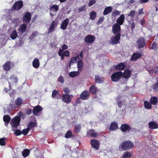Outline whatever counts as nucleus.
Masks as SVG:
<instances>
[{
    "instance_id": "nucleus-18",
    "label": "nucleus",
    "mask_w": 158,
    "mask_h": 158,
    "mask_svg": "<svg viewBox=\"0 0 158 158\" xmlns=\"http://www.w3.org/2000/svg\"><path fill=\"white\" fill-rule=\"evenodd\" d=\"M142 56V54L138 52H134L131 58L130 59V60L131 61H135L138 59L141 58Z\"/></svg>"
},
{
    "instance_id": "nucleus-4",
    "label": "nucleus",
    "mask_w": 158,
    "mask_h": 158,
    "mask_svg": "<svg viewBox=\"0 0 158 158\" xmlns=\"http://www.w3.org/2000/svg\"><path fill=\"white\" fill-rule=\"evenodd\" d=\"M23 6V3L22 1H17L14 4L10 10L12 11H18L20 10Z\"/></svg>"
},
{
    "instance_id": "nucleus-1",
    "label": "nucleus",
    "mask_w": 158,
    "mask_h": 158,
    "mask_svg": "<svg viewBox=\"0 0 158 158\" xmlns=\"http://www.w3.org/2000/svg\"><path fill=\"white\" fill-rule=\"evenodd\" d=\"M22 114V112H19L18 114L19 116H16L11 120L10 124L13 128H17L19 124L21 121V117Z\"/></svg>"
},
{
    "instance_id": "nucleus-7",
    "label": "nucleus",
    "mask_w": 158,
    "mask_h": 158,
    "mask_svg": "<svg viewBox=\"0 0 158 158\" xmlns=\"http://www.w3.org/2000/svg\"><path fill=\"white\" fill-rule=\"evenodd\" d=\"M90 144L92 147L96 150L99 149L100 146V143L97 139H93L90 141Z\"/></svg>"
},
{
    "instance_id": "nucleus-44",
    "label": "nucleus",
    "mask_w": 158,
    "mask_h": 158,
    "mask_svg": "<svg viewBox=\"0 0 158 158\" xmlns=\"http://www.w3.org/2000/svg\"><path fill=\"white\" fill-rule=\"evenodd\" d=\"M90 16L92 20H94L96 16V13L94 11H91L90 14Z\"/></svg>"
},
{
    "instance_id": "nucleus-55",
    "label": "nucleus",
    "mask_w": 158,
    "mask_h": 158,
    "mask_svg": "<svg viewBox=\"0 0 158 158\" xmlns=\"http://www.w3.org/2000/svg\"><path fill=\"white\" fill-rule=\"evenodd\" d=\"M61 54L65 56L69 57V52L68 50H65Z\"/></svg>"
},
{
    "instance_id": "nucleus-2",
    "label": "nucleus",
    "mask_w": 158,
    "mask_h": 158,
    "mask_svg": "<svg viewBox=\"0 0 158 158\" xmlns=\"http://www.w3.org/2000/svg\"><path fill=\"white\" fill-rule=\"evenodd\" d=\"M122 72L121 71L113 73L110 76L111 81L114 82L119 81L122 77Z\"/></svg>"
},
{
    "instance_id": "nucleus-27",
    "label": "nucleus",
    "mask_w": 158,
    "mask_h": 158,
    "mask_svg": "<svg viewBox=\"0 0 158 158\" xmlns=\"http://www.w3.org/2000/svg\"><path fill=\"white\" fill-rule=\"evenodd\" d=\"M149 128L152 129H155L158 128V124L156 122L151 121L149 123Z\"/></svg>"
},
{
    "instance_id": "nucleus-39",
    "label": "nucleus",
    "mask_w": 158,
    "mask_h": 158,
    "mask_svg": "<svg viewBox=\"0 0 158 158\" xmlns=\"http://www.w3.org/2000/svg\"><path fill=\"white\" fill-rule=\"evenodd\" d=\"M59 9L58 6L57 5H54L52 6L50 8V10L56 12Z\"/></svg>"
},
{
    "instance_id": "nucleus-50",
    "label": "nucleus",
    "mask_w": 158,
    "mask_h": 158,
    "mask_svg": "<svg viewBox=\"0 0 158 158\" xmlns=\"http://www.w3.org/2000/svg\"><path fill=\"white\" fill-rule=\"evenodd\" d=\"M6 138H1L0 139V145L1 146H4L6 144V142L5 140Z\"/></svg>"
},
{
    "instance_id": "nucleus-57",
    "label": "nucleus",
    "mask_w": 158,
    "mask_h": 158,
    "mask_svg": "<svg viewBox=\"0 0 158 158\" xmlns=\"http://www.w3.org/2000/svg\"><path fill=\"white\" fill-rule=\"evenodd\" d=\"M22 134V131L19 129H17L15 131V134L16 136L20 135Z\"/></svg>"
},
{
    "instance_id": "nucleus-40",
    "label": "nucleus",
    "mask_w": 158,
    "mask_h": 158,
    "mask_svg": "<svg viewBox=\"0 0 158 158\" xmlns=\"http://www.w3.org/2000/svg\"><path fill=\"white\" fill-rule=\"evenodd\" d=\"M79 71H77L71 72L70 73L69 75L71 77L73 78L80 74V73Z\"/></svg>"
},
{
    "instance_id": "nucleus-3",
    "label": "nucleus",
    "mask_w": 158,
    "mask_h": 158,
    "mask_svg": "<svg viewBox=\"0 0 158 158\" xmlns=\"http://www.w3.org/2000/svg\"><path fill=\"white\" fill-rule=\"evenodd\" d=\"M133 143L129 140H127L124 142L121 145V148L123 151L129 150L133 148Z\"/></svg>"
},
{
    "instance_id": "nucleus-36",
    "label": "nucleus",
    "mask_w": 158,
    "mask_h": 158,
    "mask_svg": "<svg viewBox=\"0 0 158 158\" xmlns=\"http://www.w3.org/2000/svg\"><path fill=\"white\" fill-rule=\"evenodd\" d=\"M36 125V122L31 121L29 123L27 127L30 130L35 127Z\"/></svg>"
},
{
    "instance_id": "nucleus-46",
    "label": "nucleus",
    "mask_w": 158,
    "mask_h": 158,
    "mask_svg": "<svg viewBox=\"0 0 158 158\" xmlns=\"http://www.w3.org/2000/svg\"><path fill=\"white\" fill-rule=\"evenodd\" d=\"M132 155L130 152H128V151H126L124 152L123 155V158H127L128 157H130Z\"/></svg>"
},
{
    "instance_id": "nucleus-35",
    "label": "nucleus",
    "mask_w": 158,
    "mask_h": 158,
    "mask_svg": "<svg viewBox=\"0 0 158 158\" xmlns=\"http://www.w3.org/2000/svg\"><path fill=\"white\" fill-rule=\"evenodd\" d=\"M83 63L81 60H78L77 61V67L78 68V71H81L82 70Z\"/></svg>"
},
{
    "instance_id": "nucleus-49",
    "label": "nucleus",
    "mask_w": 158,
    "mask_h": 158,
    "mask_svg": "<svg viewBox=\"0 0 158 158\" xmlns=\"http://www.w3.org/2000/svg\"><path fill=\"white\" fill-rule=\"evenodd\" d=\"M123 102L122 101L120 100L119 98L117 99V103L119 108H121L122 107V106L123 105Z\"/></svg>"
},
{
    "instance_id": "nucleus-63",
    "label": "nucleus",
    "mask_w": 158,
    "mask_h": 158,
    "mask_svg": "<svg viewBox=\"0 0 158 158\" xmlns=\"http://www.w3.org/2000/svg\"><path fill=\"white\" fill-rule=\"evenodd\" d=\"M38 34V32L37 31H35L33 32L31 37L33 38H34Z\"/></svg>"
},
{
    "instance_id": "nucleus-11",
    "label": "nucleus",
    "mask_w": 158,
    "mask_h": 158,
    "mask_svg": "<svg viewBox=\"0 0 158 158\" xmlns=\"http://www.w3.org/2000/svg\"><path fill=\"white\" fill-rule=\"evenodd\" d=\"M131 71L128 69H126L123 73L122 72V77L128 80L131 77Z\"/></svg>"
},
{
    "instance_id": "nucleus-61",
    "label": "nucleus",
    "mask_w": 158,
    "mask_h": 158,
    "mask_svg": "<svg viewBox=\"0 0 158 158\" xmlns=\"http://www.w3.org/2000/svg\"><path fill=\"white\" fill-rule=\"evenodd\" d=\"M104 20V18L103 17H100L99 19L98 20L97 22V24H99L101 23H102Z\"/></svg>"
},
{
    "instance_id": "nucleus-51",
    "label": "nucleus",
    "mask_w": 158,
    "mask_h": 158,
    "mask_svg": "<svg viewBox=\"0 0 158 158\" xmlns=\"http://www.w3.org/2000/svg\"><path fill=\"white\" fill-rule=\"evenodd\" d=\"M30 130V129L28 127L26 129H23L22 131V134L24 135H27Z\"/></svg>"
},
{
    "instance_id": "nucleus-30",
    "label": "nucleus",
    "mask_w": 158,
    "mask_h": 158,
    "mask_svg": "<svg viewBox=\"0 0 158 158\" xmlns=\"http://www.w3.org/2000/svg\"><path fill=\"white\" fill-rule=\"evenodd\" d=\"M112 10V8L111 6H107L104 9L103 12L104 15H106L109 13L111 12Z\"/></svg>"
},
{
    "instance_id": "nucleus-19",
    "label": "nucleus",
    "mask_w": 158,
    "mask_h": 158,
    "mask_svg": "<svg viewBox=\"0 0 158 158\" xmlns=\"http://www.w3.org/2000/svg\"><path fill=\"white\" fill-rule=\"evenodd\" d=\"M3 69L6 72L9 71L11 69V62L8 61L2 66Z\"/></svg>"
},
{
    "instance_id": "nucleus-23",
    "label": "nucleus",
    "mask_w": 158,
    "mask_h": 158,
    "mask_svg": "<svg viewBox=\"0 0 158 158\" xmlns=\"http://www.w3.org/2000/svg\"><path fill=\"white\" fill-rule=\"evenodd\" d=\"M98 91V88L95 85H92L89 89V91L93 95H96Z\"/></svg>"
},
{
    "instance_id": "nucleus-48",
    "label": "nucleus",
    "mask_w": 158,
    "mask_h": 158,
    "mask_svg": "<svg viewBox=\"0 0 158 158\" xmlns=\"http://www.w3.org/2000/svg\"><path fill=\"white\" fill-rule=\"evenodd\" d=\"M158 48V44L157 43L154 42L152 45L151 47L150 48L153 50H156Z\"/></svg>"
},
{
    "instance_id": "nucleus-13",
    "label": "nucleus",
    "mask_w": 158,
    "mask_h": 158,
    "mask_svg": "<svg viewBox=\"0 0 158 158\" xmlns=\"http://www.w3.org/2000/svg\"><path fill=\"white\" fill-rule=\"evenodd\" d=\"M27 28V24H21L17 29L18 34H19L20 35H22L26 31Z\"/></svg>"
},
{
    "instance_id": "nucleus-25",
    "label": "nucleus",
    "mask_w": 158,
    "mask_h": 158,
    "mask_svg": "<svg viewBox=\"0 0 158 158\" xmlns=\"http://www.w3.org/2000/svg\"><path fill=\"white\" fill-rule=\"evenodd\" d=\"M81 128V125L79 124H77L74 126L73 131L75 133L77 134L80 132Z\"/></svg>"
},
{
    "instance_id": "nucleus-56",
    "label": "nucleus",
    "mask_w": 158,
    "mask_h": 158,
    "mask_svg": "<svg viewBox=\"0 0 158 158\" xmlns=\"http://www.w3.org/2000/svg\"><path fill=\"white\" fill-rule=\"evenodd\" d=\"M86 6L84 5L78 8V10L79 12H81L83 11H85L86 10V8H85Z\"/></svg>"
},
{
    "instance_id": "nucleus-42",
    "label": "nucleus",
    "mask_w": 158,
    "mask_h": 158,
    "mask_svg": "<svg viewBox=\"0 0 158 158\" xmlns=\"http://www.w3.org/2000/svg\"><path fill=\"white\" fill-rule=\"evenodd\" d=\"M152 89L155 92H158V77L157 78L156 82L153 84Z\"/></svg>"
},
{
    "instance_id": "nucleus-32",
    "label": "nucleus",
    "mask_w": 158,
    "mask_h": 158,
    "mask_svg": "<svg viewBox=\"0 0 158 158\" xmlns=\"http://www.w3.org/2000/svg\"><path fill=\"white\" fill-rule=\"evenodd\" d=\"M32 65L35 68H38L40 66L39 61L38 59L35 58L33 61Z\"/></svg>"
},
{
    "instance_id": "nucleus-64",
    "label": "nucleus",
    "mask_w": 158,
    "mask_h": 158,
    "mask_svg": "<svg viewBox=\"0 0 158 158\" xmlns=\"http://www.w3.org/2000/svg\"><path fill=\"white\" fill-rule=\"evenodd\" d=\"M68 47L66 45L64 44L62 46V48L63 50L67 49L68 48Z\"/></svg>"
},
{
    "instance_id": "nucleus-47",
    "label": "nucleus",
    "mask_w": 158,
    "mask_h": 158,
    "mask_svg": "<svg viewBox=\"0 0 158 158\" xmlns=\"http://www.w3.org/2000/svg\"><path fill=\"white\" fill-rule=\"evenodd\" d=\"M76 61H77V60L76 59V57H73L71 58L69 64V68H70L71 67V65L72 63H75Z\"/></svg>"
},
{
    "instance_id": "nucleus-10",
    "label": "nucleus",
    "mask_w": 158,
    "mask_h": 158,
    "mask_svg": "<svg viewBox=\"0 0 158 158\" xmlns=\"http://www.w3.org/2000/svg\"><path fill=\"white\" fill-rule=\"evenodd\" d=\"M120 129L123 132H129L131 130V127L130 125L127 124H122L120 127Z\"/></svg>"
},
{
    "instance_id": "nucleus-14",
    "label": "nucleus",
    "mask_w": 158,
    "mask_h": 158,
    "mask_svg": "<svg viewBox=\"0 0 158 158\" xmlns=\"http://www.w3.org/2000/svg\"><path fill=\"white\" fill-rule=\"evenodd\" d=\"M31 15L30 13L28 12H26L23 18V21L27 23H28L31 20Z\"/></svg>"
},
{
    "instance_id": "nucleus-38",
    "label": "nucleus",
    "mask_w": 158,
    "mask_h": 158,
    "mask_svg": "<svg viewBox=\"0 0 158 158\" xmlns=\"http://www.w3.org/2000/svg\"><path fill=\"white\" fill-rule=\"evenodd\" d=\"M15 102L16 105L20 106L22 104L23 100L22 98L19 97L17 98Z\"/></svg>"
},
{
    "instance_id": "nucleus-9",
    "label": "nucleus",
    "mask_w": 158,
    "mask_h": 158,
    "mask_svg": "<svg viewBox=\"0 0 158 158\" xmlns=\"http://www.w3.org/2000/svg\"><path fill=\"white\" fill-rule=\"evenodd\" d=\"M96 39L94 36L91 35H86L84 39V41L86 43H93Z\"/></svg>"
},
{
    "instance_id": "nucleus-34",
    "label": "nucleus",
    "mask_w": 158,
    "mask_h": 158,
    "mask_svg": "<svg viewBox=\"0 0 158 158\" xmlns=\"http://www.w3.org/2000/svg\"><path fill=\"white\" fill-rule=\"evenodd\" d=\"M3 121L5 122V125L6 126V124L7 125L10 122L11 118L8 115H5L3 117Z\"/></svg>"
},
{
    "instance_id": "nucleus-17",
    "label": "nucleus",
    "mask_w": 158,
    "mask_h": 158,
    "mask_svg": "<svg viewBox=\"0 0 158 158\" xmlns=\"http://www.w3.org/2000/svg\"><path fill=\"white\" fill-rule=\"evenodd\" d=\"M42 110V107L38 105L34 107L32 110V112L34 115L36 116L38 115V113Z\"/></svg>"
},
{
    "instance_id": "nucleus-6",
    "label": "nucleus",
    "mask_w": 158,
    "mask_h": 158,
    "mask_svg": "<svg viewBox=\"0 0 158 158\" xmlns=\"http://www.w3.org/2000/svg\"><path fill=\"white\" fill-rule=\"evenodd\" d=\"M121 31L120 26L117 24H114L112 26V31L114 34L121 35L120 32Z\"/></svg>"
},
{
    "instance_id": "nucleus-20",
    "label": "nucleus",
    "mask_w": 158,
    "mask_h": 158,
    "mask_svg": "<svg viewBox=\"0 0 158 158\" xmlns=\"http://www.w3.org/2000/svg\"><path fill=\"white\" fill-rule=\"evenodd\" d=\"M52 97L53 98L56 99H59L61 98V95L58 93V91L56 90H53L52 91Z\"/></svg>"
},
{
    "instance_id": "nucleus-59",
    "label": "nucleus",
    "mask_w": 158,
    "mask_h": 158,
    "mask_svg": "<svg viewBox=\"0 0 158 158\" xmlns=\"http://www.w3.org/2000/svg\"><path fill=\"white\" fill-rule=\"evenodd\" d=\"M64 91L65 94H68L70 92V90L67 87H65L64 89Z\"/></svg>"
},
{
    "instance_id": "nucleus-60",
    "label": "nucleus",
    "mask_w": 158,
    "mask_h": 158,
    "mask_svg": "<svg viewBox=\"0 0 158 158\" xmlns=\"http://www.w3.org/2000/svg\"><path fill=\"white\" fill-rule=\"evenodd\" d=\"M59 81L61 83H63L64 81V80L63 77L61 76H60L59 78Z\"/></svg>"
},
{
    "instance_id": "nucleus-41",
    "label": "nucleus",
    "mask_w": 158,
    "mask_h": 158,
    "mask_svg": "<svg viewBox=\"0 0 158 158\" xmlns=\"http://www.w3.org/2000/svg\"><path fill=\"white\" fill-rule=\"evenodd\" d=\"M10 79L13 83H17L18 81L17 77L14 75H12L10 76Z\"/></svg>"
},
{
    "instance_id": "nucleus-33",
    "label": "nucleus",
    "mask_w": 158,
    "mask_h": 158,
    "mask_svg": "<svg viewBox=\"0 0 158 158\" xmlns=\"http://www.w3.org/2000/svg\"><path fill=\"white\" fill-rule=\"evenodd\" d=\"M152 104L148 101L144 102V105L145 108L148 110L151 109L152 108Z\"/></svg>"
},
{
    "instance_id": "nucleus-8",
    "label": "nucleus",
    "mask_w": 158,
    "mask_h": 158,
    "mask_svg": "<svg viewBox=\"0 0 158 158\" xmlns=\"http://www.w3.org/2000/svg\"><path fill=\"white\" fill-rule=\"evenodd\" d=\"M71 96H73L72 95H69L68 94H63L61 97L62 100L64 102L67 104H68L71 102V98L72 97Z\"/></svg>"
},
{
    "instance_id": "nucleus-54",
    "label": "nucleus",
    "mask_w": 158,
    "mask_h": 158,
    "mask_svg": "<svg viewBox=\"0 0 158 158\" xmlns=\"http://www.w3.org/2000/svg\"><path fill=\"white\" fill-rule=\"evenodd\" d=\"M135 10H131L127 15V16H130L133 17L135 14Z\"/></svg>"
},
{
    "instance_id": "nucleus-43",
    "label": "nucleus",
    "mask_w": 158,
    "mask_h": 158,
    "mask_svg": "<svg viewBox=\"0 0 158 158\" xmlns=\"http://www.w3.org/2000/svg\"><path fill=\"white\" fill-rule=\"evenodd\" d=\"M30 150L27 149H24L22 152V155L24 157H27L30 154Z\"/></svg>"
},
{
    "instance_id": "nucleus-15",
    "label": "nucleus",
    "mask_w": 158,
    "mask_h": 158,
    "mask_svg": "<svg viewBox=\"0 0 158 158\" xmlns=\"http://www.w3.org/2000/svg\"><path fill=\"white\" fill-rule=\"evenodd\" d=\"M114 37H112L111 39V42L113 44H115L119 43V40L120 38L121 35L119 34H115Z\"/></svg>"
},
{
    "instance_id": "nucleus-62",
    "label": "nucleus",
    "mask_w": 158,
    "mask_h": 158,
    "mask_svg": "<svg viewBox=\"0 0 158 158\" xmlns=\"http://www.w3.org/2000/svg\"><path fill=\"white\" fill-rule=\"evenodd\" d=\"M81 97H78L77 98L76 101V104L80 103L81 102Z\"/></svg>"
},
{
    "instance_id": "nucleus-16",
    "label": "nucleus",
    "mask_w": 158,
    "mask_h": 158,
    "mask_svg": "<svg viewBox=\"0 0 158 158\" xmlns=\"http://www.w3.org/2000/svg\"><path fill=\"white\" fill-rule=\"evenodd\" d=\"M87 135L88 137L95 138L98 135V133L95 132L93 129H91L87 131Z\"/></svg>"
},
{
    "instance_id": "nucleus-52",
    "label": "nucleus",
    "mask_w": 158,
    "mask_h": 158,
    "mask_svg": "<svg viewBox=\"0 0 158 158\" xmlns=\"http://www.w3.org/2000/svg\"><path fill=\"white\" fill-rule=\"evenodd\" d=\"M120 12L118 10H114L112 13V15L114 16H115L117 15H120Z\"/></svg>"
},
{
    "instance_id": "nucleus-31",
    "label": "nucleus",
    "mask_w": 158,
    "mask_h": 158,
    "mask_svg": "<svg viewBox=\"0 0 158 158\" xmlns=\"http://www.w3.org/2000/svg\"><path fill=\"white\" fill-rule=\"evenodd\" d=\"M56 22L53 21L50 25V27L48 29V33L50 34L53 31L54 29L55 26L56 25Z\"/></svg>"
},
{
    "instance_id": "nucleus-45",
    "label": "nucleus",
    "mask_w": 158,
    "mask_h": 158,
    "mask_svg": "<svg viewBox=\"0 0 158 158\" xmlns=\"http://www.w3.org/2000/svg\"><path fill=\"white\" fill-rule=\"evenodd\" d=\"M73 135L72 132L70 130H68L65 135V137L66 138H71Z\"/></svg>"
},
{
    "instance_id": "nucleus-5",
    "label": "nucleus",
    "mask_w": 158,
    "mask_h": 158,
    "mask_svg": "<svg viewBox=\"0 0 158 158\" xmlns=\"http://www.w3.org/2000/svg\"><path fill=\"white\" fill-rule=\"evenodd\" d=\"M138 48L140 49L144 47L146 44V41L143 37H140L138 39L137 42Z\"/></svg>"
},
{
    "instance_id": "nucleus-26",
    "label": "nucleus",
    "mask_w": 158,
    "mask_h": 158,
    "mask_svg": "<svg viewBox=\"0 0 158 158\" xmlns=\"http://www.w3.org/2000/svg\"><path fill=\"white\" fill-rule=\"evenodd\" d=\"M118 128V126L117 122H114L111 123L110 127V131H114L117 129Z\"/></svg>"
},
{
    "instance_id": "nucleus-58",
    "label": "nucleus",
    "mask_w": 158,
    "mask_h": 158,
    "mask_svg": "<svg viewBox=\"0 0 158 158\" xmlns=\"http://www.w3.org/2000/svg\"><path fill=\"white\" fill-rule=\"evenodd\" d=\"M26 113L28 115H30L32 113V109L31 108H28L25 110Z\"/></svg>"
},
{
    "instance_id": "nucleus-28",
    "label": "nucleus",
    "mask_w": 158,
    "mask_h": 158,
    "mask_svg": "<svg viewBox=\"0 0 158 158\" xmlns=\"http://www.w3.org/2000/svg\"><path fill=\"white\" fill-rule=\"evenodd\" d=\"M150 102L152 105H156L158 102V99L156 96H152L150 99Z\"/></svg>"
},
{
    "instance_id": "nucleus-37",
    "label": "nucleus",
    "mask_w": 158,
    "mask_h": 158,
    "mask_svg": "<svg viewBox=\"0 0 158 158\" xmlns=\"http://www.w3.org/2000/svg\"><path fill=\"white\" fill-rule=\"evenodd\" d=\"M18 34L15 30H14L10 35V37L12 40H15L17 37Z\"/></svg>"
},
{
    "instance_id": "nucleus-22",
    "label": "nucleus",
    "mask_w": 158,
    "mask_h": 158,
    "mask_svg": "<svg viewBox=\"0 0 158 158\" xmlns=\"http://www.w3.org/2000/svg\"><path fill=\"white\" fill-rule=\"evenodd\" d=\"M69 20L68 18H66L63 21L60 25V28L63 30H65L66 29L69 23Z\"/></svg>"
},
{
    "instance_id": "nucleus-12",
    "label": "nucleus",
    "mask_w": 158,
    "mask_h": 158,
    "mask_svg": "<svg viewBox=\"0 0 158 158\" xmlns=\"http://www.w3.org/2000/svg\"><path fill=\"white\" fill-rule=\"evenodd\" d=\"M90 93L87 90L83 91L80 94L81 99L82 100L88 99L89 97Z\"/></svg>"
},
{
    "instance_id": "nucleus-29",
    "label": "nucleus",
    "mask_w": 158,
    "mask_h": 158,
    "mask_svg": "<svg viewBox=\"0 0 158 158\" xmlns=\"http://www.w3.org/2000/svg\"><path fill=\"white\" fill-rule=\"evenodd\" d=\"M126 67L125 64L123 63H120L115 66V69L118 70H123Z\"/></svg>"
},
{
    "instance_id": "nucleus-24",
    "label": "nucleus",
    "mask_w": 158,
    "mask_h": 158,
    "mask_svg": "<svg viewBox=\"0 0 158 158\" xmlns=\"http://www.w3.org/2000/svg\"><path fill=\"white\" fill-rule=\"evenodd\" d=\"M95 82L97 83H102L104 81V77H101L98 75H95Z\"/></svg>"
},
{
    "instance_id": "nucleus-53",
    "label": "nucleus",
    "mask_w": 158,
    "mask_h": 158,
    "mask_svg": "<svg viewBox=\"0 0 158 158\" xmlns=\"http://www.w3.org/2000/svg\"><path fill=\"white\" fill-rule=\"evenodd\" d=\"M96 2V0H90L89 1L88 6H92L93 4H95Z\"/></svg>"
},
{
    "instance_id": "nucleus-21",
    "label": "nucleus",
    "mask_w": 158,
    "mask_h": 158,
    "mask_svg": "<svg viewBox=\"0 0 158 158\" xmlns=\"http://www.w3.org/2000/svg\"><path fill=\"white\" fill-rule=\"evenodd\" d=\"M125 20V16L124 14H122L116 20V24L119 25H121L123 24Z\"/></svg>"
}]
</instances>
